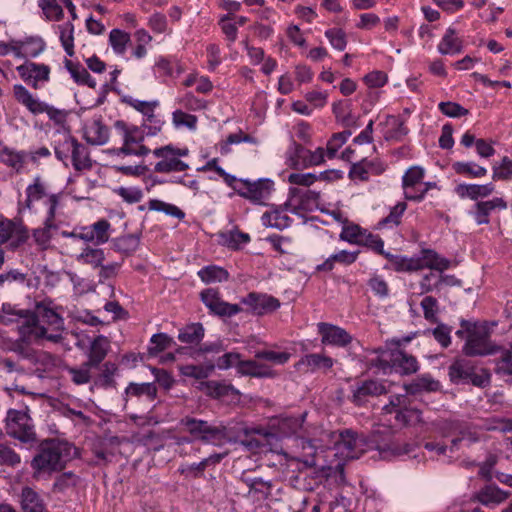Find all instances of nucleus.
Listing matches in <instances>:
<instances>
[{
	"label": "nucleus",
	"instance_id": "nucleus-1",
	"mask_svg": "<svg viewBox=\"0 0 512 512\" xmlns=\"http://www.w3.org/2000/svg\"><path fill=\"white\" fill-rule=\"evenodd\" d=\"M72 449L73 447L70 443L59 439H46L42 441L30 463L33 476L38 478L62 470L70 458Z\"/></svg>",
	"mask_w": 512,
	"mask_h": 512
},
{
	"label": "nucleus",
	"instance_id": "nucleus-2",
	"mask_svg": "<svg viewBox=\"0 0 512 512\" xmlns=\"http://www.w3.org/2000/svg\"><path fill=\"white\" fill-rule=\"evenodd\" d=\"M180 425L194 440L205 444L220 446L228 439V429L223 423H210L206 420L186 416L180 420Z\"/></svg>",
	"mask_w": 512,
	"mask_h": 512
},
{
	"label": "nucleus",
	"instance_id": "nucleus-3",
	"mask_svg": "<svg viewBox=\"0 0 512 512\" xmlns=\"http://www.w3.org/2000/svg\"><path fill=\"white\" fill-rule=\"evenodd\" d=\"M382 410L384 414H393L395 423L400 427H414L423 422L421 409L407 394L391 395Z\"/></svg>",
	"mask_w": 512,
	"mask_h": 512
},
{
	"label": "nucleus",
	"instance_id": "nucleus-4",
	"mask_svg": "<svg viewBox=\"0 0 512 512\" xmlns=\"http://www.w3.org/2000/svg\"><path fill=\"white\" fill-rule=\"evenodd\" d=\"M32 320L37 327L44 329L45 333L41 336V340L45 339L58 343L63 339L64 320L53 309L44 305H37L36 311L34 313H27V317L23 318L22 323L27 324L32 322Z\"/></svg>",
	"mask_w": 512,
	"mask_h": 512
},
{
	"label": "nucleus",
	"instance_id": "nucleus-5",
	"mask_svg": "<svg viewBox=\"0 0 512 512\" xmlns=\"http://www.w3.org/2000/svg\"><path fill=\"white\" fill-rule=\"evenodd\" d=\"M5 430L9 437L23 444L37 442L35 425L28 410L9 409L5 418Z\"/></svg>",
	"mask_w": 512,
	"mask_h": 512
},
{
	"label": "nucleus",
	"instance_id": "nucleus-6",
	"mask_svg": "<svg viewBox=\"0 0 512 512\" xmlns=\"http://www.w3.org/2000/svg\"><path fill=\"white\" fill-rule=\"evenodd\" d=\"M13 95L15 100L24 106L31 114L39 115L46 113L50 120L57 125L65 123L67 113L65 110L55 108L46 102L35 97L25 86L15 84L13 86Z\"/></svg>",
	"mask_w": 512,
	"mask_h": 512
},
{
	"label": "nucleus",
	"instance_id": "nucleus-7",
	"mask_svg": "<svg viewBox=\"0 0 512 512\" xmlns=\"http://www.w3.org/2000/svg\"><path fill=\"white\" fill-rule=\"evenodd\" d=\"M115 128L120 131L122 135L123 145L119 148H114L111 152L117 156L120 155H134L146 156L151 150L143 144L144 132L138 126H128L124 121H116Z\"/></svg>",
	"mask_w": 512,
	"mask_h": 512
},
{
	"label": "nucleus",
	"instance_id": "nucleus-8",
	"mask_svg": "<svg viewBox=\"0 0 512 512\" xmlns=\"http://www.w3.org/2000/svg\"><path fill=\"white\" fill-rule=\"evenodd\" d=\"M111 224L106 219H101L92 225L76 227L72 231H61L64 238L79 239L84 242H91L101 245L109 240Z\"/></svg>",
	"mask_w": 512,
	"mask_h": 512
},
{
	"label": "nucleus",
	"instance_id": "nucleus-9",
	"mask_svg": "<svg viewBox=\"0 0 512 512\" xmlns=\"http://www.w3.org/2000/svg\"><path fill=\"white\" fill-rule=\"evenodd\" d=\"M47 214L43 221V226L33 230V239L37 245L46 247L50 242L53 232L58 229L56 224V210L60 203V194H52L48 200H45Z\"/></svg>",
	"mask_w": 512,
	"mask_h": 512
},
{
	"label": "nucleus",
	"instance_id": "nucleus-10",
	"mask_svg": "<svg viewBox=\"0 0 512 512\" xmlns=\"http://www.w3.org/2000/svg\"><path fill=\"white\" fill-rule=\"evenodd\" d=\"M449 378L455 384L472 383L477 387H484L489 379L486 376L475 373V366L471 360L465 358L456 359L449 366Z\"/></svg>",
	"mask_w": 512,
	"mask_h": 512
},
{
	"label": "nucleus",
	"instance_id": "nucleus-11",
	"mask_svg": "<svg viewBox=\"0 0 512 512\" xmlns=\"http://www.w3.org/2000/svg\"><path fill=\"white\" fill-rule=\"evenodd\" d=\"M17 329L19 338L12 342L9 350L23 359H29L32 356V350L28 348V345L41 341V336L45 333L44 329L37 327L33 321L27 324L21 322Z\"/></svg>",
	"mask_w": 512,
	"mask_h": 512
},
{
	"label": "nucleus",
	"instance_id": "nucleus-12",
	"mask_svg": "<svg viewBox=\"0 0 512 512\" xmlns=\"http://www.w3.org/2000/svg\"><path fill=\"white\" fill-rule=\"evenodd\" d=\"M200 299L209 310V313L220 318H230L242 311L239 304L224 301L217 289L207 288L201 291Z\"/></svg>",
	"mask_w": 512,
	"mask_h": 512
},
{
	"label": "nucleus",
	"instance_id": "nucleus-13",
	"mask_svg": "<svg viewBox=\"0 0 512 512\" xmlns=\"http://www.w3.org/2000/svg\"><path fill=\"white\" fill-rule=\"evenodd\" d=\"M239 183L241 187L235 188L238 195L256 204H264V201L270 197L274 190V182L268 178H261L256 181L240 179Z\"/></svg>",
	"mask_w": 512,
	"mask_h": 512
},
{
	"label": "nucleus",
	"instance_id": "nucleus-14",
	"mask_svg": "<svg viewBox=\"0 0 512 512\" xmlns=\"http://www.w3.org/2000/svg\"><path fill=\"white\" fill-rule=\"evenodd\" d=\"M151 152L153 156L158 159L153 167L156 173L169 174L173 172H183L189 169L188 163L175 156L172 144L155 148Z\"/></svg>",
	"mask_w": 512,
	"mask_h": 512
},
{
	"label": "nucleus",
	"instance_id": "nucleus-15",
	"mask_svg": "<svg viewBox=\"0 0 512 512\" xmlns=\"http://www.w3.org/2000/svg\"><path fill=\"white\" fill-rule=\"evenodd\" d=\"M320 193L315 190L290 187L288 200L292 207L290 212L298 215L301 211H313L318 208Z\"/></svg>",
	"mask_w": 512,
	"mask_h": 512
},
{
	"label": "nucleus",
	"instance_id": "nucleus-16",
	"mask_svg": "<svg viewBox=\"0 0 512 512\" xmlns=\"http://www.w3.org/2000/svg\"><path fill=\"white\" fill-rule=\"evenodd\" d=\"M400 346V340H392L385 347L375 350L369 359L370 367L376 368L384 374L393 373Z\"/></svg>",
	"mask_w": 512,
	"mask_h": 512
},
{
	"label": "nucleus",
	"instance_id": "nucleus-17",
	"mask_svg": "<svg viewBox=\"0 0 512 512\" xmlns=\"http://www.w3.org/2000/svg\"><path fill=\"white\" fill-rule=\"evenodd\" d=\"M290 153V160L292 161V166L294 168L318 166L325 161V152L322 147H318L315 151H311L301 144L294 143Z\"/></svg>",
	"mask_w": 512,
	"mask_h": 512
},
{
	"label": "nucleus",
	"instance_id": "nucleus-18",
	"mask_svg": "<svg viewBox=\"0 0 512 512\" xmlns=\"http://www.w3.org/2000/svg\"><path fill=\"white\" fill-rule=\"evenodd\" d=\"M507 202L501 197H494L490 200L477 201L468 211L477 225H488L490 216L495 210H505Z\"/></svg>",
	"mask_w": 512,
	"mask_h": 512
},
{
	"label": "nucleus",
	"instance_id": "nucleus-19",
	"mask_svg": "<svg viewBox=\"0 0 512 512\" xmlns=\"http://www.w3.org/2000/svg\"><path fill=\"white\" fill-rule=\"evenodd\" d=\"M364 441L358 435L346 429L339 433V438L335 442L336 450L342 455L344 459H355L360 456L363 450Z\"/></svg>",
	"mask_w": 512,
	"mask_h": 512
},
{
	"label": "nucleus",
	"instance_id": "nucleus-20",
	"mask_svg": "<svg viewBox=\"0 0 512 512\" xmlns=\"http://www.w3.org/2000/svg\"><path fill=\"white\" fill-rule=\"evenodd\" d=\"M241 303L247 305L251 313L258 316L272 313L281 305L277 298L258 292H250L242 298Z\"/></svg>",
	"mask_w": 512,
	"mask_h": 512
},
{
	"label": "nucleus",
	"instance_id": "nucleus-21",
	"mask_svg": "<svg viewBox=\"0 0 512 512\" xmlns=\"http://www.w3.org/2000/svg\"><path fill=\"white\" fill-rule=\"evenodd\" d=\"M16 70L19 76L34 89H39L41 82H48L50 79V67L46 64L26 61Z\"/></svg>",
	"mask_w": 512,
	"mask_h": 512
},
{
	"label": "nucleus",
	"instance_id": "nucleus-22",
	"mask_svg": "<svg viewBox=\"0 0 512 512\" xmlns=\"http://www.w3.org/2000/svg\"><path fill=\"white\" fill-rule=\"evenodd\" d=\"M13 236L15 239L11 246L17 248L28 240V229L21 222L16 223L0 215V245L8 242Z\"/></svg>",
	"mask_w": 512,
	"mask_h": 512
},
{
	"label": "nucleus",
	"instance_id": "nucleus-23",
	"mask_svg": "<svg viewBox=\"0 0 512 512\" xmlns=\"http://www.w3.org/2000/svg\"><path fill=\"white\" fill-rule=\"evenodd\" d=\"M317 330L321 336V343L336 347H346L352 342V336L343 328L326 323L319 322Z\"/></svg>",
	"mask_w": 512,
	"mask_h": 512
},
{
	"label": "nucleus",
	"instance_id": "nucleus-24",
	"mask_svg": "<svg viewBox=\"0 0 512 512\" xmlns=\"http://www.w3.org/2000/svg\"><path fill=\"white\" fill-rule=\"evenodd\" d=\"M45 49V42L40 37H31L14 46L0 42V54L6 55L13 51L17 57L35 58Z\"/></svg>",
	"mask_w": 512,
	"mask_h": 512
},
{
	"label": "nucleus",
	"instance_id": "nucleus-25",
	"mask_svg": "<svg viewBox=\"0 0 512 512\" xmlns=\"http://www.w3.org/2000/svg\"><path fill=\"white\" fill-rule=\"evenodd\" d=\"M291 207L292 205L289 200L283 205L271 206L261 217L263 226L277 230H284L290 227L292 218L287 215V212H290Z\"/></svg>",
	"mask_w": 512,
	"mask_h": 512
},
{
	"label": "nucleus",
	"instance_id": "nucleus-26",
	"mask_svg": "<svg viewBox=\"0 0 512 512\" xmlns=\"http://www.w3.org/2000/svg\"><path fill=\"white\" fill-rule=\"evenodd\" d=\"M463 352L467 356H484L492 354L494 349L487 333L473 331L468 334Z\"/></svg>",
	"mask_w": 512,
	"mask_h": 512
},
{
	"label": "nucleus",
	"instance_id": "nucleus-27",
	"mask_svg": "<svg viewBox=\"0 0 512 512\" xmlns=\"http://www.w3.org/2000/svg\"><path fill=\"white\" fill-rule=\"evenodd\" d=\"M388 392L385 385L377 380H365L358 383L353 389V402L356 405L364 404L369 397H376Z\"/></svg>",
	"mask_w": 512,
	"mask_h": 512
},
{
	"label": "nucleus",
	"instance_id": "nucleus-28",
	"mask_svg": "<svg viewBox=\"0 0 512 512\" xmlns=\"http://www.w3.org/2000/svg\"><path fill=\"white\" fill-rule=\"evenodd\" d=\"M495 191V186L493 183L487 184H467L460 183L455 186L454 192L461 199H470L473 201H478V199H483L489 197Z\"/></svg>",
	"mask_w": 512,
	"mask_h": 512
},
{
	"label": "nucleus",
	"instance_id": "nucleus-29",
	"mask_svg": "<svg viewBox=\"0 0 512 512\" xmlns=\"http://www.w3.org/2000/svg\"><path fill=\"white\" fill-rule=\"evenodd\" d=\"M84 139L91 145H104L109 139V128L100 118L93 119L84 127Z\"/></svg>",
	"mask_w": 512,
	"mask_h": 512
},
{
	"label": "nucleus",
	"instance_id": "nucleus-30",
	"mask_svg": "<svg viewBox=\"0 0 512 512\" xmlns=\"http://www.w3.org/2000/svg\"><path fill=\"white\" fill-rule=\"evenodd\" d=\"M463 40L454 27H449L440 40L437 50L441 55H456L463 51Z\"/></svg>",
	"mask_w": 512,
	"mask_h": 512
},
{
	"label": "nucleus",
	"instance_id": "nucleus-31",
	"mask_svg": "<svg viewBox=\"0 0 512 512\" xmlns=\"http://www.w3.org/2000/svg\"><path fill=\"white\" fill-rule=\"evenodd\" d=\"M334 365V360L326 355L311 353L304 355L296 364V368H306V371L316 372L318 370L328 371Z\"/></svg>",
	"mask_w": 512,
	"mask_h": 512
},
{
	"label": "nucleus",
	"instance_id": "nucleus-32",
	"mask_svg": "<svg viewBox=\"0 0 512 512\" xmlns=\"http://www.w3.org/2000/svg\"><path fill=\"white\" fill-rule=\"evenodd\" d=\"M23 512H49L42 496L31 487H24L20 495Z\"/></svg>",
	"mask_w": 512,
	"mask_h": 512
},
{
	"label": "nucleus",
	"instance_id": "nucleus-33",
	"mask_svg": "<svg viewBox=\"0 0 512 512\" xmlns=\"http://www.w3.org/2000/svg\"><path fill=\"white\" fill-rule=\"evenodd\" d=\"M122 102L140 112L144 117L143 123H149L160 119V117L155 114V109L159 106L158 100L142 101L135 99L132 96H124L122 98Z\"/></svg>",
	"mask_w": 512,
	"mask_h": 512
},
{
	"label": "nucleus",
	"instance_id": "nucleus-34",
	"mask_svg": "<svg viewBox=\"0 0 512 512\" xmlns=\"http://www.w3.org/2000/svg\"><path fill=\"white\" fill-rule=\"evenodd\" d=\"M109 349V340L103 335L97 336L91 342L86 362L98 369L102 361L107 356Z\"/></svg>",
	"mask_w": 512,
	"mask_h": 512
},
{
	"label": "nucleus",
	"instance_id": "nucleus-35",
	"mask_svg": "<svg viewBox=\"0 0 512 512\" xmlns=\"http://www.w3.org/2000/svg\"><path fill=\"white\" fill-rule=\"evenodd\" d=\"M53 193H51L52 195ZM60 197L62 196L61 193ZM50 194L47 193L46 187L41 180L40 176H37L34 178L33 183L28 185L26 188V200H25V207L24 209L33 210V203L35 201H39L43 198H46L48 200ZM23 208L19 207L18 212L22 213Z\"/></svg>",
	"mask_w": 512,
	"mask_h": 512
},
{
	"label": "nucleus",
	"instance_id": "nucleus-36",
	"mask_svg": "<svg viewBox=\"0 0 512 512\" xmlns=\"http://www.w3.org/2000/svg\"><path fill=\"white\" fill-rule=\"evenodd\" d=\"M157 387L152 382L134 383L131 382L125 388L124 400L127 402L130 398L145 396L149 401H154L157 397Z\"/></svg>",
	"mask_w": 512,
	"mask_h": 512
},
{
	"label": "nucleus",
	"instance_id": "nucleus-37",
	"mask_svg": "<svg viewBox=\"0 0 512 512\" xmlns=\"http://www.w3.org/2000/svg\"><path fill=\"white\" fill-rule=\"evenodd\" d=\"M28 153L25 151H15L7 146H4L0 141V161L5 165L13 168L17 172L23 168Z\"/></svg>",
	"mask_w": 512,
	"mask_h": 512
},
{
	"label": "nucleus",
	"instance_id": "nucleus-38",
	"mask_svg": "<svg viewBox=\"0 0 512 512\" xmlns=\"http://www.w3.org/2000/svg\"><path fill=\"white\" fill-rule=\"evenodd\" d=\"M421 269L430 268L438 271H443L448 269L450 266V261L448 259L440 257L434 250L431 249H423L421 251V256L415 258Z\"/></svg>",
	"mask_w": 512,
	"mask_h": 512
},
{
	"label": "nucleus",
	"instance_id": "nucleus-39",
	"mask_svg": "<svg viewBox=\"0 0 512 512\" xmlns=\"http://www.w3.org/2000/svg\"><path fill=\"white\" fill-rule=\"evenodd\" d=\"M238 373L257 378H269L274 376V372L267 366L253 360L238 361Z\"/></svg>",
	"mask_w": 512,
	"mask_h": 512
},
{
	"label": "nucleus",
	"instance_id": "nucleus-40",
	"mask_svg": "<svg viewBox=\"0 0 512 512\" xmlns=\"http://www.w3.org/2000/svg\"><path fill=\"white\" fill-rule=\"evenodd\" d=\"M358 254L359 251L349 252L341 250L328 257L322 264L317 265L316 270L319 272H329L333 270L336 262L344 265L352 264L356 261Z\"/></svg>",
	"mask_w": 512,
	"mask_h": 512
},
{
	"label": "nucleus",
	"instance_id": "nucleus-41",
	"mask_svg": "<svg viewBox=\"0 0 512 512\" xmlns=\"http://www.w3.org/2000/svg\"><path fill=\"white\" fill-rule=\"evenodd\" d=\"M205 329L202 323H190L179 330L178 340L185 344L198 345L204 338Z\"/></svg>",
	"mask_w": 512,
	"mask_h": 512
},
{
	"label": "nucleus",
	"instance_id": "nucleus-42",
	"mask_svg": "<svg viewBox=\"0 0 512 512\" xmlns=\"http://www.w3.org/2000/svg\"><path fill=\"white\" fill-rule=\"evenodd\" d=\"M391 264L392 268L396 272H413L421 270L419 262L411 257L403 255H394L389 252H385L383 255Z\"/></svg>",
	"mask_w": 512,
	"mask_h": 512
},
{
	"label": "nucleus",
	"instance_id": "nucleus-43",
	"mask_svg": "<svg viewBox=\"0 0 512 512\" xmlns=\"http://www.w3.org/2000/svg\"><path fill=\"white\" fill-rule=\"evenodd\" d=\"M69 159H71L72 166L76 171L89 170L93 165L87 147L78 142V140L73 147Z\"/></svg>",
	"mask_w": 512,
	"mask_h": 512
},
{
	"label": "nucleus",
	"instance_id": "nucleus-44",
	"mask_svg": "<svg viewBox=\"0 0 512 512\" xmlns=\"http://www.w3.org/2000/svg\"><path fill=\"white\" fill-rule=\"evenodd\" d=\"M37 3L46 21L59 22L64 18L62 0H38Z\"/></svg>",
	"mask_w": 512,
	"mask_h": 512
},
{
	"label": "nucleus",
	"instance_id": "nucleus-45",
	"mask_svg": "<svg viewBox=\"0 0 512 512\" xmlns=\"http://www.w3.org/2000/svg\"><path fill=\"white\" fill-rule=\"evenodd\" d=\"M384 171V166L381 163L375 164L373 161H361L353 164L349 175L352 178H357L361 181H367L369 179L370 172L380 174Z\"/></svg>",
	"mask_w": 512,
	"mask_h": 512
},
{
	"label": "nucleus",
	"instance_id": "nucleus-46",
	"mask_svg": "<svg viewBox=\"0 0 512 512\" xmlns=\"http://www.w3.org/2000/svg\"><path fill=\"white\" fill-rule=\"evenodd\" d=\"M418 369L419 364L416 357L399 348L397 360L395 361L394 372L401 375H410L416 373Z\"/></svg>",
	"mask_w": 512,
	"mask_h": 512
},
{
	"label": "nucleus",
	"instance_id": "nucleus-47",
	"mask_svg": "<svg viewBox=\"0 0 512 512\" xmlns=\"http://www.w3.org/2000/svg\"><path fill=\"white\" fill-rule=\"evenodd\" d=\"M508 497V493L495 485H486L476 494V499L483 505L499 504Z\"/></svg>",
	"mask_w": 512,
	"mask_h": 512
},
{
	"label": "nucleus",
	"instance_id": "nucleus-48",
	"mask_svg": "<svg viewBox=\"0 0 512 512\" xmlns=\"http://www.w3.org/2000/svg\"><path fill=\"white\" fill-rule=\"evenodd\" d=\"M65 67L77 84L87 85L90 88L96 87L95 79L91 77L87 69L84 68L81 64L66 60Z\"/></svg>",
	"mask_w": 512,
	"mask_h": 512
},
{
	"label": "nucleus",
	"instance_id": "nucleus-49",
	"mask_svg": "<svg viewBox=\"0 0 512 512\" xmlns=\"http://www.w3.org/2000/svg\"><path fill=\"white\" fill-rule=\"evenodd\" d=\"M425 171L420 166L410 167L402 177V187L404 189V197L408 192L417 191V186L422 184Z\"/></svg>",
	"mask_w": 512,
	"mask_h": 512
},
{
	"label": "nucleus",
	"instance_id": "nucleus-50",
	"mask_svg": "<svg viewBox=\"0 0 512 512\" xmlns=\"http://www.w3.org/2000/svg\"><path fill=\"white\" fill-rule=\"evenodd\" d=\"M452 169L456 174L468 178H481L487 174V169L472 161H457L452 164Z\"/></svg>",
	"mask_w": 512,
	"mask_h": 512
},
{
	"label": "nucleus",
	"instance_id": "nucleus-51",
	"mask_svg": "<svg viewBox=\"0 0 512 512\" xmlns=\"http://www.w3.org/2000/svg\"><path fill=\"white\" fill-rule=\"evenodd\" d=\"M56 29L59 33V40L64 51L68 56H74V24L72 21L57 25Z\"/></svg>",
	"mask_w": 512,
	"mask_h": 512
},
{
	"label": "nucleus",
	"instance_id": "nucleus-52",
	"mask_svg": "<svg viewBox=\"0 0 512 512\" xmlns=\"http://www.w3.org/2000/svg\"><path fill=\"white\" fill-rule=\"evenodd\" d=\"M77 262L99 268L105 260V254L101 248L85 247L76 257Z\"/></svg>",
	"mask_w": 512,
	"mask_h": 512
},
{
	"label": "nucleus",
	"instance_id": "nucleus-53",
	"mask_svg": "<svg viewBox=\"0 0 512 512\" xmlns=\"http://www.w3.org/2000/svg\"><path fill=\"white\" fill-rule=\"evenodd\" d=\"M389 130L387 132V140H402L409 132V129L405 125V120L400 116L390 115L386 121Z\"/></svg>",
	"mask_w": 512,
	"mask_h": 512
},
{
	"label": "nucleus",
	"instance_id": "nucleus-54",
	"mask_svg": "<svg viewBox=\"0 0 512 512\" xmlns=\"http://www.w3.org/2000/svg\"><path fill=\"white\" fill-rule=\"evenodd\" d=\"M140 244V237L137 234H127L113 239L112 247L115 251L124 254H132Z\"/></svg>",
	"mask_w": 512,
	"mask_h": 512
},
{
	"label": "nucleus",
	"instance_id": "nucleus-55",
	"mask_svg": "<svg viewBox=\"0 0 512 512\" xmlns=\"http://www.w3.org/2000/svg\"><path fill=\"white\" fill-rule=\"evenodd\" d=\"M92 369L96 368L87 362H83L80 366L68 367L67 372L75 385H85L93 379Z\"/></svg>",
	"mask_w": 512,
	"mask_h": 512
},
{
	"label": "nucleus",
	"instance_id": "nucleus-56",
	"mask_svg": "<svg viewBox=\"0 0 512 512\" xmlns=\"http://www.w3.org/2000/svg\"><path fill=\"white\" fill-rule=\"evenodd\" d=\"M199 278L205 283L224 282L229 278V273L219 266H206L198 271Z\"/></svg>",
	"mask_w": 512,
	"mask_h": 512
},
{
	"label": "nucleus",
	"instance_id": "nucleus-57",
	"mask_svg": "<svg viewBox=\"0 0 512 512\" xmlns=\"http://www.w3.org/2000/svg\"><path fill=\"white\" fill-rule=\"evenodd\" d=\"M495 373L501 377H507L512 382V342L508 349L502 351L500 358L496 361Z\"/></svg>",
	"mask_w": 512,
	"mask_h": 512
},
{
	"label": "nucleus",
	"instance_id": "nucleus-58",
	"mask_svg": "<svg viewBox=\"0 0 512 512\" xmlns=\"http://www.w3.org/2000/svg\"><path fill=\"white\" fill-rule=\"evenodd\" d=\"M148 208L152 211L163 212L164 214L179 220H182L185 217V213L179 207L159 199L149 200Z\"/></svg>",
	"mask_w": 512,
	"mask_h": 512
},
{
	"label": "nucleus",
	"instance_id": "nucleus-59",
	"mask_svg": "<svg viewBox=\"0 0 512 512\" xmlns=\"http://www.w3.org/2000/svg\"><path fill=\"white\" fill-rule=\"evenodd\" d=\"M306 414L289 416L281 419L278 424L279 432L284 436H291L302 429Z\"/></svg>",
	"mask_w": 512,
	"mask_h": 512
},
{
	"label": "nucleus",
	"instance_id": "nucleus-60",
	"mask_svg": "<svg viewBox=\"0 0 512 512\" xmlns=\"http://www.w3.org/2000/svg\"><path fill=\"white\" fill-rule=\"evenodd\" d=\"M130 42V34L121 30L113 29L109 34V44L117 55L126 52L127 44Z\"/></svg>",
	"mask_w": 512,
	"mask_h": 512
},
{
	"label": "nucleus",
	"instance_id": "nucleus-61",
	"mask_svg": "<svg viewBox=\"0 0 512 512\" xmlns=\"http://www.w3.org/2000/svg\"><path fill=\"white\" fill-rule=\"evenodd\" d=\"M76 141V138L71 136L69 133H65L63 135V139L59 140L54 147V152L57 159L66 164V161L71 156Z\"/></svg>",
	"mask_w": 512,
	"mask_h": 512
},
{
	"label": "nucleus",
	"instance_id": "nucleus-62",
	"mask_svg": "<svg viewBox=\"0 0 512 512\" xmlns=\"http://www.w3.org/2000/svg\"><path fill=\"white\" fill-rule=\"evenodd\" d=\"M222 243L228 248L237 250L241 245L246 244L250 241V236L247 233L231 230L221 234Z\"/></svg>",
	"mask_w": 512,
	"mask_h": 512
},
{
	"label": "nucleus",
	"instance_id": "nucleus-63",
	"mask_svg": "<svg viewBox=\"0 0 512 512\" xmlns=\"http://www.w3.org/2000/svg\"><path fill=\"white\" fill-rule=\"evenodd\" d=\"M151 346L148 348L150 355H157L174 344L172 337L166 333H156L150 339Z\"/></svg>",
	"mask_w": 512,
	"mask_h": 512
},
{
	"label": "nucleus",
	"instance_id": "nucleus-64",
	"mask_svg": "<svg viewBox=\"0 0 512 512\" xmlns=\"http://www.w3.org/2000/svg\"><path fill=\"white\" fill-rule=\"evenodd\" d=\"M494 180L510 181L512 180V160L504 156L501 161L493 166Z\"/></svg>",
	"mask_w": 512,
	"mask_h": 512
}]
</instances>
